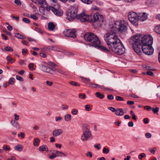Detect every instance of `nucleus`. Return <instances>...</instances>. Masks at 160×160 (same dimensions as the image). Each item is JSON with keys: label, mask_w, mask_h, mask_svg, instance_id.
I'll return each instance as SVG.
<instances>
[{"label": "nucleus", "mask_w": 160, "mask_h": 160, "mask_svg": "<svg viewBox=\"0 0 160 160\" xmlns=\"http://www.w3.org/2000/svg\"><path fill=\"white\" fill-rule=\"evenodd\" d=\"M46 84L49 86H52L53 84V83L52 82H50L48 81H46Z\"/></svg>", "instance_id": "obj_57"}, {"label": "nucleus", "mask_w": 160, "mask_h": 160, "mask_svg": "<svg viewBox=\"0 0 160 160\" xmlns=\"http://www.w3.org/2000/svg\"><path fill=\"white\" fill-rule=\"evenodd\" d=\"M159 110V108L158 107H156L155 108H152V110L154 113H156L158 112Z\"/></svg>", "instance_id": "obj_46"}, {"label": "nucleus", "mask_w": 160, "mask_h": 160, "mask_svg": "<svg viewBox=\"0 0 160 160\" xmlns=\"http://www.w3.org/2000/svg\"><path fill=\"white\" fill-rule=\"evenodd\" d=\"M94 148H96L98 150H99L101 148V145L100 144L98 143L94 145Z\"/></svg>", "instance_id": "obj_44"}, {"label": "nucleus", "mask_w": 160, "mask_h": 160, "mask_svg": "<svg viewBox=\"0 0 160 160\" xmlns=\"http://www.w3.org/2000/svg\"><path fill=\"white\" fill-rule=\"evenodd\" d=\"M62 156L61 155L59 154L57 155L55 154L52 153V155L49 156V158L51 159H53L54 158H56L57 157H61Z\"/></svg>", "instance_id": "obj_33"}, {"label": "nucleus", "mask_w": 160, "mask_h": 160, "mask_svg": "<svg viewBox=\"0 0 160 160\" xmlns=\"http://www.w3.org/2000/svg\"><path fill=\"white\" fill-rule=\"evenodd\" d=\"M3 149L5 151H9L11 149L10 147L7 145H5L3 146Z\"/></svg>", "instance_id": "obj_39"}, {"label": "nucleus", "mask_w": 160, "mask_h": 160, "mask_svg": "<svg viewBox=\"0 0 160 160\" xmlns=\"http://www.w3.org/2000/svg\"><path fill=\"white\" fill-rule=\"evenodd\" d=\"M50 10L57 16H61L63 15V13L62 11H60L53 7L49 6L48 8H47V11H49Z\"/></svg>", "instance_id": "obj_15"}, {"label": "nucleus", "mask_w": 160, "mask_h": 160, "mask_svg": "<svg viewBox=\"0 0 160 160\" xmlns=\"http://www.w3.org/2000/svg\"><path fill=\"white\" fill-rule=\"evenodd\" d=\"M154 31L158 34H160V26L159 25L156 26L154 29Z\"/></svg>", "instance_id": "obj_29"}, {"label": "nucleus", "mask_w": 160, "mask_h": 160, "mask_svg": "<svg viewBox=\"0 0 160 160\" xmlns=\"http://www.w3.org/2000/svg\"><path fill=\"white\" fill-rule=\"evenodd\" d=\"M40 142V140L38 138H35L34 139V142L33 144L34 146H38Z\"/></svg>", "instance_id": "obj_30"}, {"label": "nucleus", "mask_w": 160, "mask_h": 160, "mask_svg": "<svg viewBox=\"0 0 160 160\" xmlns=\"http://www.w3.org/2000/svg\"><path fill=\"white\" fill-rule=\"evenodd\" d=\"M78 112V110L76 109H74L72 111V113L73 114L76 115L77 114Z\"/></svg>", "instance_id": "obj_61"}, {"label": "nucleus", "mask_w": 160, "mask_h": 160, "mask_svg": "<svg viewBox=\"0 0 160 160\" xmlns=\"http://www.w3.org/2000/svg\"><path fill=\"white\" fill-rule=\"evenodd\" d=\"M82 134L81 136V139L83 141H87L89 138H92L91 132L90 130L89 126L84 124L82 128Z\"/></svg>", "instance_id": "obj_4"}, {"label": "nucleus", "mask_w": 160, "mask_h": 160, "mask_svg": "<svg viewBox=\"0 0 160 160\" xmlns=\"http://www.w3.org/2000/svg\"><path fill=\"white\" fill-rule=\"evenodd\" d=\"M146 73L147 75L150 76H152L153 75V73L150 71H148L146 72Z\"/></svg>", "instance_id": "obj_60"}, {"label": "nucleus", "mask_w": 160, "mask_h": 160, "mask_svg": "<svg viewBox=\"0 0 160 160\" xmlns=\"http://www.w3.org/2000/svg\"><path fill=\"white\" fill-rule=\"evenodd\" d=\"M14 116L15 117L14 120L18 121L19 119V116L17 115L16 113L14 114Z\"/></svg>", "instance_id": "obj_48"}, {"label": "nucleus", "mask_w": 160, "mask_h": 160, "mask_svg": "<svg viewBox=\"0 0 160 160\" xmlns=\"http://www.w3.org/2000/svg\"><path fill=\"white\" fill-rule=\"evenodd\" d=\"M96 48H98L99 49L101 50L102 51H109V50H108V49L106 47L102 46H99V45H98L97 47H96ZM108 48H109L108 47ZM108 48L109 49V48ZM109 49V51H111V50H110V49ZM112 51L114 52L113 51Z\"/></svg>", "instance_id": "obj_24"}, {"label": "nucleus", "mask_w": 160, "mask_h": 160, "mask_svg": "<svg viewBox=\"0 0 160 160\" xmlns=\"http://www.w3.org/2000/svg\"><path fill=\"white\" fill-rule=\"evenodd\" d=\"M116 99L118 101H123V98L120 96H117L116 97Z\"/></svg>", "instance_id": "obj_52"}, {"label": "nucleus", "mask_w": 160, "mask_h": 160, "mask_svg": "<svg viewBox=\"0 0 160 160\" xmlns=\"http://www.w3.org/2000/svg\"><path fill=\"white\" fill-rule=\"evenodd\" d=\"M39 150L40 152L48 151V147L45 145L40 146L39 148Z\"/></svg>", "instance_id": "obj_22"}, {"label": "nucleus", "mask_w": 160, "mask_h": 160, "mask_svg": "<svg viewBox=\"0 0 160 160\" xmlns=\"http://www.w3.org/2000/svg\"><path fill=\"white\" fill-rule=\"evenodd\" d=\"M108 109L113 112H115L116 111V109L112 107H109L108 108Z\"/></svg>", "instance_id": "obj_54"}, {"label": "nucleus", "mask_w": 160, "mask_h": 160, "mask_svg": "<svg viewBox=\"0 0 160 160\" xmlns=\"http://www.w3.org/2000/svg\"><path fill=\"white\" fill-rule=\"evenodd\" d=\"M54 151L57 154V155L59 154V155H60V154H61L62 155H63L64 156H66V155L65 153H63L62 152H61L58 151L57 150H55Z\"/></svg>", "instance_id": "obj_43"}, {"label": "nucleus", "mask_w": 160, "mask_h": 160, "mask_svg": "<svg viewBox=\"0 0 160 160\" xmlns=\"http://www.w3.org/2000/svg\"><path fill=\"white\" fill-rule=\"evenodd\" d=\"M145 136L147 138H149L151 137L152 134L149 133H147L145 134Z\"/></svg>", "instance_id": "obj_50"}, {"label": "nucleus", "mask_w": 160, "mask_h": 160, "mask_svg": "<svg viewBox=\"0 0 160 160\" xmlns=\"http://www.w3.org/2000/svg\"><path fill=\"white\" fill-rule=\"evenodd\" d=\"M15 37L18 38L23 39L26 38V37L19 33H17L15 34Z\"/></svg>", "instance_id": "obj_27"}, {"label": "nucleus", "mask_w": 160, "mask_h": 160, "mask_svg": "<svg viewBox=\"0 0 160 160\" xmlns=\"http://www.w3.org/2000/svg\"><path fill=\"white\" fill-rule=\"evenodd\" d=\"M156 150V148L155 147L153 148H149L148 149L149 151L152 154H153L155 153Z\"/></svg>", "instance_id": "obj_35"}, {"label": "nucleus", "mask_w": 160, "mask_h": 160, "mask_svg": "<svg viewBox=\"0 0 160 160\" xmlns=\"http://www.w3.org/2000/svg\"><path fill=\"white\" fill-rule=\"evenodd\" d=\"M90 84H91V85L89 87H90L91 88H96V86L97 85V84L92 83H91V82H90Z\"/></svg>", "instance_id": "obj_56"}, {"label": "nucleus", "mask_w": 160, "mask_h": 160, "mask_svg": "<svg viewBox=\"0 0 160 160\" xmlns=\"http://www.w3.org/2000/svg\"><path fill=\"white\" fill-rule=\"evenodd\" d=\"M115 114L117 116H121L124 114V112L122 109L118 108L116 109Z\"/></svg>", "instance_id": "obj_19"}, {"label": "nucleus", "mask_w": 160, "mask_h": 160, "mask_svg": "<svg viewBox=\"0 0 160 160\" xmlns=\"http://www.w3.org/2000/svg\"><path fill=\"white\" fill-rule=\"evenodd\" d=\"M6 59L8 62V64L9 63H12L15 61L14 59L12 58L10 56H8L6 58Z\"/></svg>", "instance_id": "obj_25"}, {"label": "nucleus", "mask_w": 160, "mask_h": 160, "mask_svg": "<svg viewBox=\"0 0 160 160\" xmlns=\"http://www.w3.org/2000/svg\"><path fill=\"white\" fill-rule=\"evenodd\" d=\"M136 36H139L140 37L138 42H140L142 46L152 45L153 43L152 38L150 35H145L141 37V35H137Z\"/></svg>", "instance_id": "obj_5"}, {"label": "nucleus", "mask_w": 160, "mask_h": 160, "mask_svg": "<svg viewBox=\"0 0 160 160\" xmlns=\"http://www.w3.org/2000/svg\"><path fill=\"white\" fill-rule=\"evenodd\" d=\"M14 2L15 4L18 5H20L21 4L20 0H15L14 1Z\"/></svg>", "instance_id": "obj_58"}, {"label": "nucleus", "mask_w": 160, "mask_h": 160, "mask_svg": "<svg viewBox=\"0 0 160 160\" xmlns=\"http://www.w3.org/2000/svg\"><path fill=\"white\" fill-rule=\"evenodd\" d=\"M16 78L17 80L20 81H23V78H22L21 76L18 75H16Z\"/></svg>", "instance_id": "obj_47"}, {"label": "nucleus", "mask_w": 160, "mask_h": 160, "mask_svg": "<svg viewBox=\"0 0 160 160\" xmlns=\"http://www.w3.org/2000/svg\"><path fill=\"white\" fill-rule=\"evenodd\" d=\"M93 18L94 22H98L100 25H102L103 21V16L99 12H97L93 15Z\"/></svg>", "instance_id": "obj_12"}, {"label": "nucleus", "mask_w": 160, "mask_h": 160, "mask_svg": "<svg viewBox=\"0 0 160 160\" xmlns=\"http://www.w3.org/2000/svg\"><path fill=\"white\" fill-rule=\"evenodd\" d=\"M83 3L86 4H91L93 0H80Z\"/></svg>", "instance_id": "obj_31"}, {"label": "nucleus", "mask_w": 160, "mask_h": 160, "mask_svg": "<svg viewBox=\"0 0 160 160\" xmlns=\"http://www.w3.org/2000/svg\"><path fill=\"white\" fill-rule=\"evenodd\" d=\"M34 65V64L33 63H30L28 65V67L29 69L32 71H33L34 70V68H33V66Z\"/></svg>", "instance_id": "obj_42"}, {"label": "nucleus", "mask_w": 160, "mask_h": 160, "mask_svg": "<svg viewBox=\"0 0 160 160\" xmlns=\"http://www.w3.org/2000/svg\"><path fill=\"white\" fill-rule=\"evenodd\" d=\"M140 37L138 36H135L131 37L130 42L134 45L133 49L135 52L137 54L140 55L142 53V45L138 42Z\"/></svg>", "instance_id": "obj_3"}, {"label": "nucleus", "mask_w": 160, "mask_h": 160, "mask_svg": "<svg viewBox=\"0 0 160 160\" xmlns=\"http://www.w3.org/2000/svg\"><path fill=\"white\" fill-rule=\"evenodd\" d=\"M85 155L87 156H89L90 158L92 157V153L89 151L87 152V153L85 154Z\"/></svg>", "instance_id": "obj_53"}, {"label": "nucleus", "mask_w": 160, "mask_h": 160, "mask_svg": "<svg viewBox=\"0 0 160 160\" xmlns=\"http://www.w3.org/2000/svg\"><path fill=\"white\" fill-rule=\"evenodd\" d=\"M35 3L41 5L45 10H47L49 6L48 5V4L45 0H31Z\"/></svg>", "instance_id": "obj_14"}, {"label": "nucleus", "mask_w": 160, "mask_h": 160, "mask_svg": "<svg viewBox=\"0 0 160 160\" xmlns=\"http://www.w3.org/2000/svg\"><path fill=\"white\" fill-rule=\"evenodd\" d=\"M70 83L72 85L74 86H77L78 85V84L77 82H76L73 81L71 82Z\"/></svg>", "instance_id": "obj_49"}, {"label": "nucleus", "mask_w": 160, "mask_h": 160, "mask_svg": "<svg viewBox=\"0 0 160 160\" xmlns=\"http://www.w3.org/2000/svg\"><path fill=\"white\" fill-rule=\"evenodd\" d=\"M55 26L52 22H49L48 24V29L51 31H53L55 28Z\"/></svg>", "instance_id": "obj_21"}, {"label": "nucleus", "mask_w": 160, "mask_h": 160, "mask_svg": "<svg viewBox=\"0 0 160 160\" xmlns=\"http://www.w3.org/2000/svg\"><path fill=\"white\" fill-rule=\"evenodd\" d=\"M147 16L145 12L139 14L138 17V21L141 22L146 20L147 19Z\"/></svg>", "instance_id": "obj_16"}, {"label": "nucleus", "mask_w": 160, "mask_h": 160, "mask_svg": "<svg viewBox=\"0 0 160 160\" xmlns=\"http://www.w3.org/2000/svg\"><path fill=\"white\" fill-rule=\"evenodd\" d=\"M78 8L77 7H74L71 8L67 13V18L69 21L74 20L77 18Z\"/></svg>", "instance_id": "obj_6"}, {"label": "nucleus", "mask_w": 160, "mask_h": 160, "mask_svg": "<svg viewBox=\"0 0 160 160\" xmlns=\"http://www.w3.org/2000/svg\"><path fill=\"white\" fill-rule=\"evenodd\" d=\"M134 102L132 101H128L127 102V104L129 105H132L134 104Z\"/></svg>", "instance_id": "obj_63"}, {"label": "nucleus", "mask_w": 160, "mask_h": 160, "mask_svg": "<svg viewBox=\"0 0 160 160\" xmlns=\"http://www.w3.org/2000/svg\"><path fill=\"white\" fill-rule=\"evenodd\" d=\"M128 17L129 20L132 24L135 25H138V15L136 13L130 12L129 13Z\"/></svg>", "instance_id": "obj_7"}, {"label": "nucleus", "mask_w": 160, "mask_h": 160, "mask_svg": "<svg viewBox=\"0 0 160 160\" xmlns=\"http://www.w3.org/2000/svg\"><path fill=\"white\" fill-rule=\"evenodd\" d=\"M5 50L7 51L12 52L13 51V49L9 46H7L4 48Z\"/></svg>", "instance_id": "obj_34"}, {"label": "nucleus", "mask_w": 160, "mask_h": 160, "mask_svg": "<svg viewBox=\"0 0 160 160\" xmlns=\"http://www.w3.org/2000/svg\"><path fill=\"white\" fill-rule=\"evenodd\" d=\"M22 148L23 147L20 144H18L14 147L15 149L19 152L21 151L22 149Z\"/></svg>", "instance_id": "obj_23"}, {"label": "nucleus", "mask_w": 160, "mask_h": 160, "mask_svg": "<svg viewBox=\"0 0 160 160\" xmlns=\"http://www.w3.org/2000/svg\"><path fill=\"white\" fill-rule=\"evenodd\" d=\"M62 109L63 110H65L66 109H67L68 108V106L66 105H62Z\"/></svg>", "instance_id": "obj_55"}, {"label": "nucleus", "mask_w": 160, "mask_h": 160, "mask_svg": "<svg viewBox=\"0 0 160 160\" xmlns=\"http://www.w3.org/2000/svg\"><path fill=\"white\" fill-rule=\"evenodd\" d=\"M64 119L65 121L69 122L71 120V116L69 114H68L64 116Z\"/></svg>", "instance_id": "obj_26"}, {"label": "nucleus", "mask_w": 160, "mask_h": 160, "mask_svg": "<svg viewBox=\"0 0 160 160\" xmlns=\"http://www.w3.org/2000/svg\"><path fill=\"white\" fill-rule=\"evenodd\" d=\"M62 119V118L61 117H55V121L58 122L59 121H61Z\"/></svg>", "instance_id": "obj_51"}, {"label": "nucleus", "mask_w": 160, "mask_h": 160, "mask_svg": "<svg viewBox=\"0 0 160 160\" xmlns=\"http://www.w3.org/2000/svg\"><path fill=\"white\" fill-rule=\"evenodd\" d=\"M15 80V79L14 78L11 77L10 78L8 82L9 83V84H10L13 85L14 83Z\"/></svg>", "instance_id": "obj_32"}, {"label": "nucleus", "mask_w": 160, "mask_h": 160, "mask_svg": "<svg viewBox=\"0 0 160 160\" xmlns=\"http://www.w3.org/2000/svg\"><path fill=\"white\" fill-rule=\"evenodd\" d=\"M127 24L124 21L114 22L110 24L109 31L104 35V40L109 49L118 55L123 54L125 48L116 32H125L127 28Z\"/></svg>", "instance_id": "obj_1"}, {"label": "nucleus", "mask_w": 160, "mask_h": 160, "mask_svg": "<svg viewBox=\"0 0 160 160\" xmlns=\"http://www.w3.org/2000/svg\"><path fill=\"white\" fill-rule=\"evenodd\" d=\"M30 17L35 20L38 19V17L35 14H31Z\"/></svg>", "instance_id": "obj_41"}, {"label": "nucleus", "mask_w": 160, "mask_h": 160, "mask_svg": "<svg viewBox=\"0 0 160 160\" xmlns=\"http://www.w3.org/2000/svg\"><path fill=\"white\" fill-rule=\"evenodd\" d=\"M63 133V130L61 129H55L53 130L52 132V135L54 137H57L62 134Z\"/></svg>", "instance_id": "obj_17"}, {"label": "nucleus", "mask_w": 160, "mask_h": 160, "mask_svg": "<svg viewBox=\"0 0 160 160\" xmlns=\"http://www.w3.org/2000/svg\"><path fill=\"white\" fill-rule=\"evenodd\" d=\"M142 51L145 54L148 55L152 54L153 52V49L152 45L142 46Z\"/></svg>", "instance_id": "obj_8"}, {"label": "nucleus", "mask_w": 160, "mask_h": 160, "mask_svg": "<svg viewBox=\"0 0 160 160\" xmlns=\"http://www.w3.org/2000/svg\"><path fill=\"white\" fill-rule=\"evenodd\" d=\"M81 77L82 78L84 79L87 82H89V83H90V80L89 79L87 78H84L83 77Z\"/></svg>", "instance_id": "obj_62"}, {"label": "nucleus", "mask_w": 160, "mask_h": 160, "mask_svg": "<svg viewBox=\"0 0 160 160\" xmlns=\"http://www.w3.org/2000/svg\"><path fill=\"white\" fill-rule=\"evenodd\" d=\"M45 69L44 70H45V71L46 72L49 73L52 75H55L56 74V72H57L58 73L64 75H66V73L62 71V70L58 69L57 68H53L51 69L49 68H46L45 67H44Z\"/></svg>", "instance_id": "obj_9"}, {"label": "nucleus", "mask_w": 160, "mask_h": 160, "mask_svg": "<svg viewBox=\"0 0 160 160\" xmlns=\"http://www.w3.org/2000/svg\"><path fill=\"white\" fill-rule=\"evenodd\" d=\"M109 150L108 148H107L105 147H104L102 150V152L103 153L105 154H107L109 153Z\"/></svg>", "instance_id": "obj_36"}, {"label": "nucleus", "mask_w": 160, "mask_h": 160, "mask_svg": "<svg viewBox=\"0 0 160 160\" xmlns=\"http://www.w3.org/2000/svg\"><path fill=\"white\" fill-rule=\"evenodd\" d=\"M108 99L109 100H112L114 98L113 96L112 95H108L107 96Z\"/></svg>", "instance_id": "obj_59"}, {"label": "nucleus", "mask_w": 160, "mask_h": 160, "mask_svg": "<svg viewBox=\"0 0 160 160\" xmlns=\"http://www.w3.org/2000/svg\"><path fill=\"white\" fill-rule=\"evenodd\" d=\"M146 156V154L144 153H142L139 155L138 156V158L140 160H142L143 158Z\"/></svg>", "instance_id": "obj_37"}, {"label": "nucleus", "mask_w": 160, "mask_h": 160, "mask_svg": "<svg viewBox=\"0 0 160 160\" xmlns=\"http://www.w3.org/2000/svg\"><path fill=\"white\" fill-rule=\"evenodd\" d=\"M128 125L130 127H132L133 126V123L132 121H130L128 122Z\"/></svg>", "instance_id": "obj_64"}, {"label": "nucleus", "mask_w": 160, "mask_h": 160, "mask_svg": "<svg viewBox=\"0 0 160 160\" xmlns=\"http://www.w3.org/2000/svg\"><path fill=\"white\" fill-rule=\"evenodd\" d=\"M39 66L40 69L42 71L46 72L45 71V70H44V69H45L44 68V67H45L46 68H49L51 69H52L53 68H55L54 67L56 66V64L52 62H48V63L45 62H43L42 64H39Z\"/></svg>", "instance_id": "obj_10"}, {"label": "nucleus", "mask_w": 160, "mask_h": 160, "mask_svg": "<svg viewBox=\"0 0 160 160\" xmlns=\"http://www.w3.org/2000/svg\"><path fill=\"white\" fill-rule=\"evenodd\" d=\"M86 97V96L85 94H82V93H80L79 95V98L81 99H84Z\"/></svg>", "instance_id": "obj_38"}, {"label": "nucleus", "mask_w": 160, "mask_h": 160, "mask_svg": "<svg viewBox=\"0 0 160 160\" xmlns=\"http://www.w3.org/2000/svg\"><path fill=\"white\" fill-rule=\"evenodd\" d=\"M76 30L73 29L66 30L63 32V33L66 37L74 38L76 37Z\"/></svg>", "instance_id": "obj_11"}, {"label": "nucleus", "mask_w": 160, "mask_h": 160, "mask_svg": "<svg viewBox=\"0 0 160 160\" xmlns=\"http://www.w3.org/2000/svg\"><path fill=\"white\" fill-rule=\"evenodd\" d=\"M11 123L13 127L18 128V129H21V127L19 124L16 121L13 120H11Z\"/></svg>", "instance_id": "obj_20"}, {"label": "nucleus", "mask_w": 160, "mask_h": 160, "mask_svg": "<svg viewBox=\"0 0 160 160\" xmlns=\"http://www.w3.org/2000/svg\"><path fill=\"white\" fill-rule=\"evenodd\" d=\"M23 21L25 23H29L30 22L29 19L27 18H23L22 19Z\"/></svg>", "instance_id": "obj_40"}, {"label": "nucleus", "mask_w": 160, "mask_h": 160, "mask_svg": "<svg viewBox=\"0 0 160 160\" xmlns=\"http://www.w3.org/2000/svg\"><path fill=\"white\" fill-rule=\"evenodd\" d=\"M95 95L97 97L100 99H102L104 98V95L102 94H101L99 92H96Z\"/></svg>", "instance_id": "obj_28"}, {"label": "nucleus", "mask_w": 160, "mask_h": 160, "mask_svg": "<svg viewBox=\"0 0 160 160\" xmlns=\"http://www.w3.org/2000/svg\"><path fill=\"white\" fill-rule=\"evenodd\" d=\"M89 16L84 12L78 15L77 16V18L79 20L80 22H82L88 21L89 20Z\"/></svg>", "instance_id": "obj_13"}, {"label": "nucleus", "mask_w": 160, "mask_h": 160, "mask_svg": "<svg viewBox=\"0 0 160 160\" xmlns=\"http://www.w3.org/2000/svg\"><path fill=\"white\" fill-rule=\"evenodd\" d=\"M85 110L87 111H90L91 110V108H90V106L89 104H87V105H86L85 106Z\"/></svg>", "instance_id": "obj_45"}, {"label": "nucleus", "mask_w": 160, "mask_h": 160, "mask_svg": "<svg viewBox=\"0 0 160 160\" xmlns=\"http://www.w3.org/2000/svg\"><path fill=\"white\" fill-rule=\"evenodd\" d=\"M45 48L49 50H54L58 52H60L62 53H64L65 52L64 50H59V49L56 46H49L47 47H46Z\"/></svg>", "instance_id": "obj_18"}, {"label": "nucleus", "mask_w": 160, "mask_h": 160, "mask_svg": "<svg viewBox=\"0 0 160 160\" xmlns=\"http://www.w3.org/2000/svg\"><path fill=\"white\" fill-rule=\"evenodd\" d=\"M85 40L92 43V45L96 47L101 44L100 41L98 37L92 32H88L84 35Z\"/></svg>", "instance_id": "obj_2"}]
</instances>
